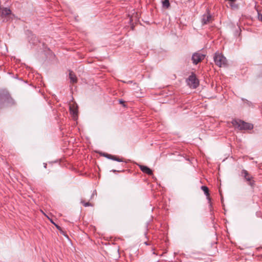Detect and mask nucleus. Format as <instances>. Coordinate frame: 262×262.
<instances>
[{
    "mask_svg": "<svg viewBox=\"0 0 262 262\" xmlns=\"http://www.w3.org/2000/svg\"><path fill=\"white\" fill-rule=\"evenodd\" d=\"M112 160H114V161H116L117 162H123V160L122 159H120L118 157H117L116 156H115L113 159H112Z\"/></svg>",
    "mask_w": 262,
    "mask_h": 262,
    "instance_id": "obj_19",
    "label": "nucleus"
},
{
    "mask_svg": "<svg viewBox=\"0 0 262 262\" xmlns=\"http://www.w3.org/2000/svg\"><path fill=\"white\" fill-rule=\"evenodd\" d=\"M229 4L231 8L233 10L237 9L238 8V5L235 4L234 2L229 3Z\"/></svg>",
    "mask_w": 262,
    "mask_h": 262,
    "instance_id": "obj_15",
    "label": "nucleus"
},
{
    "mask_svg": "<svg viewBox=\"0 0 262 262\" xmlns=\"http://www.w3.org/2000/svg\"><path fill=\"white\" fill-rule=\"evenodd\" d=\"M241 100L243 101L244 104L246 106L252 107H253L254 106V104H253V103L252 102L248 100L247 99L242 98Z\"/></svg>",
    "mask_w": 262,
    "mask_h": 262,
    "instance_id": "obj_13",
    "label": "nucleus"
},
{
    "mask_svg": "<svg viewBox=\"0 0 262 262\" xmlns=\"http://www.w3.org/2000/svg\"><path fill=\"white\" fill-rule=\"evenodd\" d=\"M69 78L70 79V82L72 83L77 82V77L74 73H73L72 71H70L69 73Z\"/></svg>",
    "mask_w": 262,
    "mask_h": 262,
    "instance_id": "obj_11",
    "label": "nucleus"
},
{
    "mask_svg": "<svg viewBox=\"0 0 262 262\" xmlns=\"http://www.w3.org/2000/svg\"><path fill=\"white\" fill-rule=\"evenodd\" d=\"M187 82L190 87L193 89L196 88L199 85V80L197 79L195 75L193 73H192L188 77L187 80Z\"/></svg>",
    "mask_w": 262,
    "mask_h": 262,
    "instance_id": "obj_4",
    "label": "nucleus"
},
{
    "mask_svg": "<svg viewBox=\"0 0 262 262\" xmlns=\"http://www.w3.org/2000/svg\"><path fill=\"white\" fill-rule=\"evenodd\" d=\"M201 188L204 191L205 194L206 195L209 201L210 202V198L209 196V193L208 188L206 186H202Z\"/></svg>",
    "mask_w": 262,
    "mask_h": 262,
    "instance_id": "obj_12",
    "label": "nucleus"
},
{
    "mask_svg": "<svg viewBox=\"0 0 262 262\" xmlns=\"http://www.w3.org/2000/svg\"><path fill=\"white\" fill-rule=\"evenodd\" d=\"M112 160H114V161H116L117 162H123V160L122 159H120L118 157H117L116 156H115L113 159H112Z\"/></svg>",
    "mask_w": 262,
    "mask_h": 262,
    "instance_id": "obj_18",
    "label": "nucleus"
},
{
    "mask_svg": "<svg viewBox=\"0 0 262 262\" xmlns=\"http://www.w3.org/2000/svg\"><path fill=\"white\" fill-rule=\"evenodd\" d=\"M55 226H56V228H57L58 229H59V230H60V227L59 226H58V225H55Z\"/></svg>",
    "mask_w": 262,
    "mask_h": 262,
    "instance_id": "obj_23",
    "label": "nucleus"
},
{
    "mask_svg": "<svg viewBox=\"0 0 262 262\" xmlns=\"http://www.w3.org/2000/svg\"><path fill=\"white\" fill-rule=\"evenodd\" d=\"M14 104V100L6 90L0 91V107L11 106Z\"/></svg>",
    "mask_w": 262,
    "mask_h": 262,
    "instance_id": "obj_1",
    "label": "nucleus"
},
{
    "mask_svg": "<svg viewBox=\"0 0 262 262\" xmlns=\"http://www.w3.org/2000/svg\"><path fill=\"white\" fill-rule=\"evenodd\" d=\"M241 176L243 177L248 182V184L251 187L255 185V181L253 180V177L251 176L248 171L245 169H243L241 171Z\"/></svg>",
    "mask_w": 262,
    "mask_h": 262,
    "instance_id": "obj_5",
    "label": "nucleus"
},
{
    "mask_svg": "<svg viewBox=\"0 0 262 262\" xmlns=\"http://www.w3.org/2000/svg\"><path fill=\"white\" fill-rule=\"evenodd\" d=\"M44 167H45V168H46V167H47V164L44 163Z\"/></svg>",
    "mask_w": 262,
    "mask_h": 262,
    "instance_id": "obj_25",
    "label": "nucleus"
},
{
    "mask_svg": "<svg viewBox=\"0 0 262 262\" xmlns=\"http://www.w3.org/2000/svg\"><path fill=\"white\" fill-rule=\"evenodd\" d=\"M103 156H104L105 157H106V158H107L108 159H111V160H112V159H113V158L115 157V156L110 155V154H108L106 153H104L103 154Z\"/></svg>",
    "mask_w": 262,
    "mask_h": 262,
    "instance_id": "obj_17",
    "label": "nucleus"
},
{
    "mask_svg": "<svg viewBox=\"0 0 262 262\" xmlns=\"http://www.w3.org/2000/svg\"><path fill=\"white\" fill-rule=\"evenodd\" d=\"M0 12L2 17L6 19V21L12 19L13 14L11 13V11L10 9L7 8H2Z\"/></svg>",
    "mask_w": 262,
    "mask_h": 262,
    "instance_id": "obj_6",
    "label": "nucleus"
},
{
    "mask_svg": "<svg viewBox=\"0 0 262 262\" xmlns=\"http://www.w3.org/2000/svg\"><path fill=\"white\" fill-rule=\"evenodd\" d=\"M81 203L83 204V206L85 207L91 206V203L89 202H84V201H81Z\"/></svg>",
    "mask_w": 262,
    "mask_h": 262,
    "instance_id": "obj_20",
    "label": "nucleus"
},
{
    "mask_svg": "<svg viewBox=\"0 0 262 262\" xmlns=\"http://www.w3.org/2000/svg\"><path fill=\"white\" fill-rule=\"evenodd\" d=\"M29 41L30 43H32L33 45H36L37 43L38 40L35 35L32 34V35H31V36H29Z\"/></svg>",
    "mask_w": 262,
    "mask_h": 262,
    "instance_id": "obj_10",
    "label": "nucleus"
},
{
    "mask_svg": "<svg viewBox=\"0 0 262 262\" xmlns=\"http://www.w3.org/2000/svg\"><path fill=\"white\" fill-rule=\"evenodd\" d=\"M119 102H120V103H124V101H123L122 100H119Z\"/></svg>",
    "mask_w": 262,
    "mask_h": 262,
    "instance_id": "obj_24",
    "label": "nucleus"
},
{
    "mask_svg": "<svg viewBox=\"0 0 262 262\" xmlns=\"http://www.w3.org/2000/svg\"><path fill=\"white\" fill-rule=\"evenodd\" d=\"M232 124L235 128H237L239 130H251L253 128L252 124L247 123L241 120H233Z\"/></svg>",
    "mask_w": 262,
    "mask_h": 262,
    "instance_id": "obj_2",
    "label": "nucleus"
},
{
    "mask_svg": "<svg viewBox=\"0 0 262 262\" xmlns=\"http://www.w3.org/2000/svg\"><path fill=\"white\" fill-rule=\"evenodd\" d=\"M215 64L219 67H225L227 65L226 58L221 53L216 52L213 56Z\"/></svg>",
    "mask_w": 262,
    "mask_h": 262,
    "instance_id": "obj_3",
    "label": "nucleus"
},
{
    "mask_svg": "<svg viewBox=\"0 0 262 262\" xmlns=\"http://www.w3.org/2000/svg\"><path fill=\"white\" fill-rule=\"evenodd\" d=\"M162 7L164 8L168 9L170 7L169 0H163L162 2Z\"/></svg>",
    "mask_w": 262,
    "mask_h": 262,
    "instance_id": "obj_14",
    "label": "nucleus"
},
{
    "mask_svg": "<svg viewBox=\"0 0 262 262\" xmlns=\"http://www.w3.org/2000/svg\"><path fill=\"white\" fill-rule=\"evenodd\" d=\"M212 21V16L210 14L209 9L202 15L201 22L203 25L208 24Z\"/></svg>",
    "mask_w": 262,
    "mask_h": 262,
    "instance_id": "obj_8",
    "label": "nucleus"
},
{
    "mask_svg": "<svg viewBox=\"0 0 262 262\" xmlns=\"http://www.w3.org/2000/svg\"><path fill=\"white\" fill-rule=\"evenodd\" d=\"M205 55L199 52L194 53L191 57L192 63L196 65L204 59Z\"/></svg>",
    "mask_w": 262,
    "mask_h": 262,
    "instance_id": "obj_7",
    "label": "nucleus"
},
{
    "mask_svg": "<svg viewBox=\"0 0 262 262\" xmlns=\"http://www.w3.org/2000/svg\"><path fill=\"white\" fill-rule=\"evenodd\" d=\"M111 171L116 172V171H117V170H111Z\"/></svg>",
    "mask_w": 262,
    "mask_h": 262,
    "instance_id": "obj_26",
    "label": "nucleus"
},
{
    "mask_svg": "<svg viewBox=\"0 0 262 262\" xmlns=\"http://www.w3.org/2000/svg\"><path fill=\"white\" fill-rule=\"evenodd\" d=\"M97 194L96 190H94L91 195V198H92L94 195Z\"/></svg>",
    "mask_w": 262,
    "mask_h": 262,
    "instance_id": "obj_22",
    "label": "nucleus"
},
{
    "mask_svg": "<svg viewBox=\"0 0 262 262\" xmlns=\"http://www.w3.org/2000/svg\"><path fill=\"white\" fill-rule=\"evenodd\" d=\"M258 18L259 20L262 21V14L258 13Z\"/></svg>",
    "mask_w": 262,
    "mask_h": 262,
    "instance_id": "obj_21",
    "label": "nucleus"
},
{
    "mask_svg": "<svg viewBox=\"0 0 262 262\" xmlns=\"http://www.w3.org/2000/svg\"><path fill=\"white\" fill-rule=\"evenodd\" d=\"M70 113L73 115L74 116L77 115V110L75 108H73L72 106H70Z\"/></svg>",
    "mask_w": 262,
    "mask_h": 262,
    "instance_id": "obj_16",
    "label": "nucleus"
},
{
    "mask_svg": "<svg viewBox=\"0 0 262 262\" xmlns=\"http://www.w3.org/2000/svg\"><path fill=\"white\" fill-rule=\"evenodd\" d=\"M138 166H139L141 170L143 172L148 174L149 175H151L152 174V170L149 168H148L147 166H143V165H138Z\"/></svg>",
    "mask_w": 262,
    "mask_h": 262,
    "instance_id": "obj_9",
    "label": "nucleus"
}]
</instances>
